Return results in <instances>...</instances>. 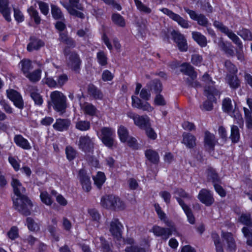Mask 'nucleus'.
Instances as JSON below:
<instances>
[{"label": "nucleus", "mask_w": 252, "mask_h": 252, "mask_svg": "<svg viewBox=\"0 0 252 252\" xmlns=\"http://www.w3.org/2000/svg\"><path fill=\"white\" fill-rule=\"evenodd\" d=\"M89 92L96 99H101L102 98V94L99 90H97L94 86H90L89 88Z\"/></svg>", "instance_id": "60"}, {"label": "nucleus", "mask_w": 252, "mask_h": 252, "mask_svg": "<svg viewBox=\"0 0 252 252\" xmlns=\"http://www.w3.org/2000/svg\"><path fill=\"white\" fill-rule=\"evenodd\" d=\"M94 183L98 188H101L102 185L105 181V176L101 172H98L97 175L93 178Z\"/></svg>", "instance_id": "40"}, {"label": "nucleus", "mask_w": 252, "mask_h": 252, "mask_svg": "<svg viewBox=\"0 0 252 252\" xmlns=\"http://www.w3.org/2000/svg\"><path fill=\"white\" fill-rule=\"evenodd\" d=\"M91 127L90 122L86 120H78L75 123V127L80 131H87Z\"/></svg>", "instance_id": "37"}, {"label": "nucleus", "mask_w": 252, "mask_h": 252, "mask_svg": "<svg viewBox=\"0 0 252 252\" xmlns=\"http://www.w3.org/2000/svg\"><path fill=\"white\" fill-rule=\"evenodd\" d=\"M40 198L42 202L46 205L50 206L53 202L50 195L46 191H43L40 192Z\"/></svg>", "instance_id": "47"}, {"label": "nucleus", "mask_w": 252, "mask_h": 252, "mask_svg": "<svg viewBox=\"0 0 252 252\" xmlns=\"http://www.w3.org/2000/svg\"><path fill=\"white\" fill-rule=\"evenodd\" d=\"M166 225L169 227H162L158 225H154L150 230L156 237H161L165 241L167 240L173 233H177V235L179 236L178 233L176 231L175 227L171 224V223H167Z\"/></svg>", "instance_id": "3"}, {"label": "nucleus", "mask_w": 252, "mask_h": 252, "mask_svg": "<svg viewBox=\"0 0 252 252\" xmlns=\"http://www.w3.org/2000/svg\"><path fill=\"white\" fill-rule=\"evenodd\" d=\"M150 89L155 93L158 94L162 91V85L160 81L157 79L154 80L148 84Z\"/></svg>", "instance_id": "35"}, {"label": "nucleus", "mask_w": 252, "mask_h": 252, "mask_svg": "<svg viewBox=\"0 0 252 252\" xmlns=\"http://www.w3.org/2000/svg\"><path fill=\"white\" fill-rule=\"evenodd\" d=\"M128 118L132 119L134 124L141 129H145L148 126H151L150 118L148 116H140L132 112L129 111L127 113Z\"/></svg>", "instance_id": "7"}, {"label": "nucleus", "mask_w": 252, "mask_h": 252, "mask_svg": "<svg viewBox=\"0 0 252 252\" xmlns=\"http://www.w3.org/2000/svg\"><path fill=\"white\" fill-rule=\"evenodd\" d=\"M171 34L180 51L182 52L187 51L188 46L184 35L176 31H173Z\"/></svg>", "instance_id": "14"}, {"label": "nucleus", "mask_w": 252, "mask_h": 252, "mask_svg": "<svg viewBox=\"0 0 252 252\" xmlns=\"http://www.w3.org/2000/svg\"><path fill=\"white\" fill-rule=\"evenodd\" d=\"M118 134L121 142H126L129 136L127 129L124 126H121L118 129Z\"/></svg>", "instance_id": "45"}, {"label": "nucleus", "mask_w": 252, "mask_h": 252, "mask_svg": "<svg viewBox=\"0 0 252 252\" xmlns=\"http://www.w3.org/2000/svg\"><path fill=\"white\" fill-rule=\"evenodd\" d=\"M202 81L204 82V95L209 101H205L200 106L202 111H211L213 109V101H215V96L217 95L219 92L214 87V82L208 74H205L202 77Z\"/></svg>", "instance_id": "2"}, {"label": "nucleus", "mask_w": 252, "mask_h": 252, "mask_svg": "<svg viewBox=\"0 0 252 252\" xmlns=\"http://www.w3.org/2000/svg\"><path fill=\"white\" fill-rule=\"evenodd\" d=\"M65 154L67 158L69 160H72L76 157L77 152L71 146H68L65 149Z\"/></svg>", "instance_id": "54"}, {"label": "nucleus", "mask_w": 252, "mask_h": 252, "mask_svg": "<svg viewBox=\"0 0 252 252\" xmlns=\"http://www.w3.org/2000/svg\"><path fill=\"white\" fill-rule=\"evenodd\" d=\"M27 11L30 16L33 19L35 24L37 25L39 24L41 22V18L37 10L33 6H31L28 9Z\"/></svg>", "instance_id": "43"}, {"label": "nucleus", "mask_w": 252, "mask_h": 252, "mask_svg": "<svg viewBox=\"0 0 252 252\" xmlns=\"http://www.w3.org/2000/svg\"><path fill=\"white\" fill-rule=\"evenodd\" d=\"M51 13L53 17L55 19H62L63 15L61 9L56 5L51 6Z\"/></svg>", "instance_id": "50"}, {"label": "nucleus", "mask_w": 252, "mask_h": 252, "mask_svg": "<svg viewBox=\"0 0 252 252\" xmlns=\"http://www.w3.org/2000/svg\"><path fill=\"white\" fill-rule=\"evenodd\" d=\"M14 141L16 145L24 150H30L32 146L28 140L20 134L16 135Z\"/></svg>", "instance_id": "21"}, {"label": "nucleus", "mask_w": 252, "mask_h": 252, "mask_svg": "<svg viewBox=\"0 0 252 252\" xmlns=\"http://www.w3.org/2000/svg\"><path fill=\"white\" fill-rule=\"evenodd\" d=\"M242 231L244 237L246 238V244L247 246L252 247V229L247 227H244Z\"/></svg>", "instance_id": "42"}, {"label": "nucleus", "mask_w": 252, "mask_h": 252, "mask_svg": "<svg viewBox=\"0 0 252 252\" xmlns=\"http://www.w3.org/2000/svg\"><path fill=\"white\" fill-rule=\"evenodd\" d=\"M79 148L85 153H90L93 150L94 142L93 138L88 135L81 136L77 142Z\"/></svg>", "instance_id": "8"}, {"label": "nucleus", "mask_w": 252, "mask_h": 252, "mask_svg": "<svg viewBox=\"0 0 252 252\" xmlns=\"http://www.w3.org/2000/svg\"><path fill=\"white\" fill-rule=\"evenodd\" d=\"M192 37L200 46L205 47L207 45V39L204 35L198 32H192Z\"/></svg>", "instance_id": "31"}, {"label": "nucleus", "mask_w": 252, "mask_h": 252, "mask_svg": "<svg viewBox=\"0 0 252 252\" xmlns=\"http://www.w3.org/2000/svg\"><path fill=\"white\" fill-rule=\"evenodd\" d=\"M27 225L29 229L32 231H35L39 229L38 224L30 217L27 218Z\"/></svg>", "instance_id": "53"}, {"label": "nucleus", "mask_w": 252, "mask_h": 252, "mask_svg": "<svg viewBox=\"0 0 252 252\" xmlns=\"http://www.w3.org/2000/svg\"><path fill=\"white\" fill-rule=\"evenodd\" d=\"M31 96L36 105H41L43 103V99L37 90H33L31 92Z\"/></svg>", "instance_id": "48"}, {"label": "nucleus", "mask_w": 252, "mask_h": 252, "mask_svg": "<svg viewBox=\"0 0 252 252\" xmlns=\"http://www.w3.org/2000/svg\"><path fill=\"white\" fill-rule=\"evenodd\" d=\"M11 186L17 198L13 200L16 210L25 216L30 215V209L32 204L31 201L25 195V188L18 179L12 178Z\"/></svg>", "instance_id": "1"}, {"label": "nucleus", "mask_w": 252, "mask_h": 252, "mask_svg": "<svg viewBox=\"0 0 252 252\" xmlns=\"http://www.w3.org/2000/svg\"><path fill=\"white\" fill-rule=\"evenodd\" d=\"M198 198L202 203L207 206L211 205L214 202L212 193L205 189H202L200 191Z\"/></svg>", "instance_id": "17"}, {"label": "nucleus", "mask_w": 252, "mask_h": 252, "mask_svg": "<svg viewBox=\"0 0 252 252\" xmlns=\"http://www.w3.org/2000/svg\"><path fill=\"white\" fill-rule=\"evenodd\" d=\"M240 49H243L242 43L239 37L231 30H229L225 34Z\"/></svg>", "instance_id": "38"}, {"label": "nucleus", "mask_w": 252, "mask_h": 252, "mask_svg": "<svg viewBox=\"0 0 252 252\" xmlns=\"http://www.w3.org/2000/svg\"><path fill=\"white\" fill-rule=\"evenodd\" d=\"M97 59L98 63L102 66L107 63V58L106 54L103 51H99L97 53Z\"/></svg>", "instance_id": "59"}, {"label": "nucleus", "mask_w": 252, "mask_h": 252, "mask_svg": "<svg viewBox=\"0 0 252 252\" xmlns=\"http://www.w3.org/2000/svg\"><path fill=\"white\" fill-rule=\"evenodd\" d=\"M240 49H243L242 43L239 37L231 30H229L225 34Z\"/></svg>", "instance_id": "39"}, {"label": "nucleus", "mask_w": 252, "mask_h": 252, "mask_svg": "<svg viewBox=\"0 0 252 252\" xmlns=\"http://www.w3.org/2000/svg\"><path fill=\"white\" fill-rule=\"evenodd\" d=\"M41 70L38 69L34 70L32 72H29L25 76L29 79L32 82H36L39 81L41 78Z\"/></svg>", "instance_id": "34"}, {"label": "nucleus", "mask_w": 252, "mask_h": 252, "mask_svg": "<svg viewBox=\"0 0 252 252\" xmlns=\"http://www.w3.org/2000/svg\"><path fill=\"white\" fill-rule=\"evenodd\" d=\"M244 114H245V119L246 121V125L247 127L249 129H252V116L251 112H250L249 110L246 108L244 107L243 108Z\"/></svg>", "instance_id": "46"}, {"label": "nucleus", "mask_w": 252, "mask_h": 252, "mask_svg": "<svg viewBox=\"0 0 252 252\" xmlns=\"http://www.w3.org/2000/svg\"><path fill=\"white\" fill-rule=\"evenodd\" d=\"M80 111L84 115L91 117H97L99 112L96 107L93 104L84 102L80 103Z\"/></svg>", "instance_id": "13"}, {"label": "nucleus", "mask_w": 252, "mask_h": 252, "mask_svg": "<svg viewBox=\"0 0 252 252\" xmlns=\"http://www.w3.org/2000/svg\"><path fill=\"white\" fill-rule=\"evenodd\" d=\"M155 210L161 220L163 221L165 224L170 223L166 219V214L162 211L161 207L159 204H155Z\"/></svg>", "instance_id": "51"}, {"label": "nucleus", "mask_w": 252, "mask_h": 252, "mask_svg": "<svg viewBox=\"0 0 252 252\" xmlns=\"http://www.w3.org/2000/svg\"><path fill=\"white\" fill-rule=\"evenodd\" d=\"M112 20L116 25L124 27L126 25V21L122 16L118 13H114L112 15Z\"/></svg>", "instance_id": "41"}, {"label": "nucleus", "mask_w": 252, "mask_h": 252, "mask_svg": "<svg viewBox=\"0 0 252 252\" xmlns=\"http://www.w3.org/2000/svg\"><path fill=\"white\" fill-rule=\"evenodd\" d=\"M54 109L58 111L63 113L66 108V97L60 92H53L50 95Z\"/></svg>", "instance_id": "4"}, {"label": "nucleus", "mask_w": 252, "mask_h": 252, "mask_svg": "<svg viewBox=\"0 0 252 252\" xmlns=\"http://www.w3.org/2000/svg\"><path fill=\"white\" fill-rule=\"evenodd\" d=\"M217 141L215 139V137L213 134L211 133L208 131L205 133L204 136V144L205 147L209 149H213Z\"/></svg>", "instance_id": "29"}, {"label": "nucleus", "mask_w": 252, "mask_h": 252, "mask_svg": "<svg viewBox=\"0 0 252 252\" xmlns=\"http://www.w3.org/2000/svg\"><path fill=\"white\" fill-rule=\"evenodd\" d=\"M174 196L177 199L179 204L182 207L184 206H187L184 202L182 200L181 198L190 199L191 196L188 193H186L185 190L182 189H177L173 192Z\"/></svg>", "instance_id": "23"}, {"label": "nucleus", "mask_w": 252, "mask_h": 252, "mask_svg": "<svg viewBox=\"0 0 252 252\" xmlns=\"http://www.w3.org/2000/svg\"><path fill=\"white\" fill-rule=\"evenodd\" d=\"M71 125V122L67 119H56V122L53 124V128L59 131H63L68 129Z\"/></svg>", "instance_id": "19"}, {"label": "nucleus", "mask_w": 252, "mask_h": 252, "mask_svg": "<svg viewBox=\"0 0 252 252\" xmlns=\"http://www.w3.org/2000/svg\"><path fill=\"white\" fill-rule=\"evenodd\" d=\"M19 64L21 65V69L25 76L27 75L30 72V71L32 69V62L27 59L22 60Z\"/></svg>", "instance_id": "32"}, {"label": "nucleus", "mask_w": 252, "mask_h": 252, "mask_svg": "<svg viewBox=\"0 0 252 252\" xmlns=\"http://www.w3.org/2000/svg\"><path fill=\"white\" fill-rule=\"evenodd\" d=\"M180 71L183 73L189 76V78L186 79L187 83L193 87H197L199 85V83L195 81L196 78L197 74L194 71L193 67L189 63H183L181 67Z\"/></svg>", "instance_id": "6"}, {"label": "nucleus", "mask_w": 252, "mask_h": 252, "mask_svg": "<svg viewBox=\"0 0 252 252\" xmlns=\"http://www.w3.org/2000/svg\"><path fill=\"white\" fill-rule=\"evenodd\" d=\"M115 199V196L113 195L104 196L101 199L100 204L103 208L112 209Z\"/></svg>", "instance_id": "26"}, {"label": "nucleus", "mask_w": 252, "mask_h": 252, "mask_svg": "<svg viewBox=\"0 0 252 252\" xmlns=\"http://www.w3.org/2000/svg\"><path fill=\"white\" fill-rule=\"evenodd\" d=\"M131 99L132 107L147 112H151L154 110V108L149 102L142 101L137 96H132Z\"/></svg>", "instance_id": "15"}, {"label": "nucleus", "mask_w": 252, "mask_h": 252, "mask_svg": "<svg viewBox=\"0 0 252 252\" xmlns=\"http://www.w3.org/2000/svg\"><path fill=\"white\" fill-rule=\"evenodd\" d=\"M38 4L41 12L43 15L47 16L49 12V8L48 4L47 3L41 1H38Z\"/></svg>", "instance_id": "62"}, {"label": "nucleus", "mask_w": 252, "mask_h": 252, "mask_svg": "<svg viewBox=\"0 0 252 252\" xmlns=\"http://www.w3.org/2000/svg\"><path fill=\"white\" fill-rule=\"evenodd\" d=\"M221 236L223 241L226 244L227 250L230 252L235 251L236 249V245L232 234L222 232Z\"/></svg>", "instance_id": "18"}, {"label": "nucleus", "mask_w": 252, "mask_h": 252, "mask_svg": "<svg viewBox=\"0 0 252 252\" xmlns=\"http://www.w3.org/2000/svg\"><path fill=\"white\" fill-rule=\"evenodd\" d=\"M9 239L14 240L19 237V230L17 227L12 226L7 233Z\"/></svg>", "instance_id": "56"}, {"label": "nucleus", "mask_w": 252, "mask_h": 252, "mask_svg": "<svg viewBox=\"0 0 252 252\" xmlns=\"http://www.w3.org/2000/svg\"><path fill=\"white\" fill-rule=\"evenodd\" d=\"M213 25L216 28L225 34H226L229 30V29L224 25L222 23L217 20L214 22Z\"/></svg>", "instance_id": "61"}, {"label": "nucleus", "mask_w": 252, "mask_h": 252, "mask_svg": "<svg viewBox=\"0 0 252 252\" xmlns=\"http://www.w3.org/2000/svg\"><path fill=\"white\" fill-rule=\"evenodd\" d=\"M8 0H0V13L8 22L11 20L10 16V8L8 6Z\"/></svg>", "instance_id": "20"}, {"label": "nucleus", "mask_w": 252, "mask_h": 252, "mask_svg": "<svg viewBox=\"0 0 252 252\" xmlns=\"http://www.w3.org/2000/svg\"><path fill=\"white\" fill-rule=\"evenodd\" d=\"M220 46L221 50L228 56H233L234 55V52L232 46H227L224 42H221L220 44Z\"/></svg>", "instance_id": "57"}, {"label": "nucleus", "mask_w": 252, "mask_h": 252, "mask_svg": "<svg viewBox=\"0 0 252 252\" xmlns=\"http://www.w3.org/2000/svg\"><path fill=\"white\" fill-rule=\"evenodd\" d=\"M240 134L238 127L237 126L232 125L231 126V134L230 138L233 143H237L240 139Z\"/></svg>", "instance_id": "36"}, {"label": "nucleus", "mask_w": 252, "mask_h": 252, "mask_svg": "<svg viewBox=\"0 0 252 252\" xmlns=\"http://www.w3.org/2000/svg\"><path fill=\"white\" fill-rule=\"evenodd\" d=\"M232 117H234L236 121V123L239 125L240 128H243L244 126V121L242 115L240 113L237 111L234 112L232 114Z\"/></svg>", "instance_id": "64"}, {"label": "nucleus", "mask_w": 252, "mask_h": 252, "mask_svg": "<svg viewBox=\"0 0 252 252\" xmlns=\"http://www.w3.org/2000/svg\"><path fill=\"white\" fill-rule=\"evenodd\" d=\"M182 209L187 215L189 222L191 224H194L195 222V218L190 208L187 205L184 206Z\"/></svg>", "instance_id": "55"}, {"label": "nucleus", "mask_w": 252, "mask_h": 252, "mask_svg": "<svg viewBox=\"0 0 252 252\" xmlns=\"http://www.w3.org/2000/svg\"><path fill=\"white\" fill-rule=\"evenodd\" d=\"M207 174L208 179L211 181L214 185L215 183H220V179L214 169L212 168H208L207 171Z\"/></svg>", "instance_id": "33"}, {"label": "nucleus", "mask_w": 252, "mask_h": 252, "mask_svg": "<svg viewBox=\"0 0 252 252\" xmlns=\"http://www.w3.org/2000/svg\"><path fill=\"white\" fill-rule=\"evenodd\" d=\"M44 45V42L41 40L32 38L31 39V41L27 46V50L30 52L33 50H37Z\"/></svg>", "instance_id": "28"}, {"label": "nucleus", "mask_w": 252, "mask_h": 252, "mask_svg": "<svg viewBox=\"0 0 252 252\" xmlns=\"http://www.w3.org/2000/svg\"><path fill=\"white\" fill-rule=\"evenodd\" d=\"M184 10L187 13L190 19L196 21L197 24L201 26L208 27L210 25L208 19L202 14H198L195 11L190 10L188 8L185 7Z\"/></svg>", "instance_id": "9"}, {"label": "nucleus", "mask_w": 252, "mask_h": 252, "mask_svg": "<svg viewBox=\"0 0 252 252\" xmlns=\"http://www.w3.org/2000/svg\"><path fill=\"white\" fill-rule=\"evenodd\" d=\"M113 204L114 206L112 207L113 210H123L125 208V203L120 198L116 196Z\"/></svg>", "instance_id": "58"}, {"label": "nucleus", "mask_w": 252, "mask_h": 252, "mask_svg": "<svg viewBox=\"0 0 252 252\" xmlns=\"http://www.w3.org/2000/svg\"><path fill=\"white\" fill-rule=\"evenodd\" d=\"M115 137V130L111 127H103L101 129V139L107 147L112 148L114 145Z\"/></svg>", "instance_id": "5"}, {"label": "nucleus", "mask_w": 252, "mask_h": 252, "mask_svg": "<svg viewBox=\"0 0 252 252\" xmlns=\"http://www.w3.org/2000/svg\"><path fill=\"white\" fill-rule=\"evenodd\" d=\"M226 81L232 89H236L240 86V81L236 75H227Z\"/></svg>", "instance_id": "30"}, {"label": "nucleus", "mask_w": 252, "mask_h": 252, "mask_svg": "<svg viewBox=\"0 0 252 252\" xmlns=\"http://www.w3.org/2000/svg\"><path fill=\"white\" fill-rule=\"evenodd\" d=\"M238 220L244 225L249 226H252V219L251 214L249 213H242L239 218Z\"/></svg>", "instance_id": "44"}, {"label": "nucleus", "mask_w": 252, "mask_h": 252, "mask_svg": "<svg viewBox=\"0 0 252 252\" xmlns=\"http://www.w3.org/2000/svg\"><path fill=\"white\" fill-rule=\"evenodd\" d=\"M146 158L152 163L158 164L159 160V155L156 151L152 149H148L145 151Z\"/></svg>", "instance_id": "27"}, {"label": "nucleus", "mask_w": 252, "mask_h": 252, "mask_svg": "<svg viewBox=\"0 0 252 252\" xmlns=\"http://www.w3.org/2000/svg\"><path fill=\"white\" fill-rule=\"evenodd\" d=\"M135 5L137 9L141 12L146 14L150 13L152 10L150 8L148 7L144 4L141 1L139 0H134Z\"/></svg>", "instance_id": "52"}, {"label": "nucleus", "mask_w": 252, "mask_h": 252, "mask_svg": "<svg viewBox=\"0 0 252 252\" xmlns=\"http://www.w3.org/2000/svg\"><path fill=\"white\" fill-rule=\"evenodd\" d=\"M160 10L164 14L169 16L171 19L176 22L182 28L188 29L189 27L188 20L184 19L179 15L174 13L172 11L166 8L160 9Z\"/></svg>", "instance_id": "10"}, {"label": "nucleus", "mask_w": 252, "mask_h": 252, "mask_svg": "<svg viewBox=\"0 0 252 252\" xmlns=\"http://www.w3.org/2000/svg\"><path fill=\"white\" fill-rule=\"evenodd\" d=\"M7 97L13 102L14 106L20 109L24 107V102L21 95L16 91L9 89L6 91Z\"/></svg>", "instance_id": "11"}, {"label": "nucleus", "mask_w": 252, "mask_h": 252, "mask_svg": "<svg viewBox=\"0 0 252 252\" xmlns=\"http://www.w3.org/2000/svg\"><path fill=\"white\" fill-rule=\"evenodd\" d=\"M79 179L83 189L86 192L90 191L92 189V183L90 178L85 171L81 170L79 172Z\"/></svg>", "instance_id": "16"}, {"label": "nucleus", "mask_w": 252, "mask_h": 252, "mask_svg": "<svg viewBox=\"0 0 252 252\" xmlns=\"http://www.w3.org/2000/svg\"><path fill=\"white\" fill-rule=\"evenodd\" d=\"M88 213L94 221L99 222L100 219V215L96 210L94 209H89Z\"/></svg>", "instance_id": "63"}, {"label": "nucleus", "mask_w": 252, "mask_h": 252, "mask_svg": "<svg viewBox=\"0 0 252 252\" xmlns=\"http://www.w3.org/2000/svg\"><path fill=\"white\" fill-rule=\"evenodd\" d=\"M81 60L78 55L74 52L71 53L69 57L68 64L74 70L77 71L79 68Z\"/></svg>", "instance_id": "24"}, {"label": "nucleus", "mask_w": 252, "mask_h": 252, "mask_svg": "<svg viewBox=\"0 0 252 252\" xmlns=\"http://www.w3.org/2000/svg\"><path fill=\"white\" fill-rule=\"evenodd\" d=\"M182 143L188 148H193L196 145V138L190 133L184 132L183 134Z\"/></svg>", "instance_id": "22"}, {"label": "nucleus", "mask_w": 252, "mask_h": 252, "mask_svg": "<svg viewBox=\"0 0 252 252\" xmlns=\"http://www.w3.org/2000/svg\"><path fill=\"white\" fill-rule=\"evenodd\" d=\"M237 33L244 40H252V33L248 29H242L239 30Z\"/></svg>", "instance_id": "49"}, {"label": "nucleus", "mask_w": 252, "mask_h": 252, "mask_svg": "<svg viewBox=\"0 0 252 252\" xmlns=\"http://www.w3.org/2000/svg\"><path fill=\"white\" fill-rule=\"evenodd\" d=\"M123 226L117 219H113L110 223L109 231L112 236L117 240L122 238V229Z\"/></svg>", "instance_id": "12"}, {"label": "nucleus", "mask_w": 252, "mask_h": 252, "mask_svg": "<svg viewBox=\"0 0 252 252\" xmlns=\"http://www.w3.org/2000/svg\"><path fill=\"white\" fill-rule=\"evenodd\" d=\"M222 109L224 112L232 116L235 110H234L231 99L229 97L224 98L222 102Z\"/></svg>", "instance_id": "25"}]
</instances>
